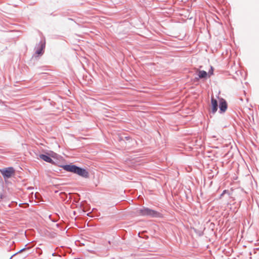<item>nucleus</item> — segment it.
I'll return each instance as SVG.
<instances>
[{
    "label": "nucleus",
    "instance_id": "f257e3e1",
    "mask_svg": "<svg viewBox=\"0 0 259 259\" xmlns=\"http://www.w3.org/2000/svg\"><path fill=\"white\" fill-rule=\"evenodd\" d=\"M63 169L67 171L71 172L84 178H89V172L85 168L79 167L74 164H65L61 166Z\"/></svg>",
    "mask_w": 259,
    "mask_h": 259
},
{
    "label": "nucleus",
    "instance_id": "f03ea898",
    "mask_svg": "<svg viewBox=\"0 0 259 259\" xmlns=\"http://www.w3.org/2000/svg\"><path fill=\"white\" fill-rule=\"evenodd\" d=\"M137 214L138 215L147 216L151 218L162 217V214L161 213L145 207L138 210Z\"/></svg>",
    "mask_w": 259,
    "mask_h": 259
},
{
    "label": "nucleus",
    "instance_id": "7ed1b4c3",
    "mask_svg": "<svg viewBox=\"0 0 259 259\" xmlns=\"http://www.w3.org/2000/svg\"><path fill=\"white\" fill-rule=\"evenodd\" d=\"M46 47V39L44 37H41L38 44H36L35 48V54L38 56H41L44 53V50Z\"/></svg>",
    "mask_w": 259,
    "mask_h": 259
},
{
    "label": "nucleus",
    "instance_id": "20e7f679",
    "mask_svg": "<svg viewBox=\"0 0 259 259\" xmlns=\"http://www.w3.org/2000/svg\"><path fill=\"white\" fill-rule=\"evenodd\" d=\"M0 172L4 179H8L15 174V170L13 167H8L0 169Z\"/></svg>",
    "mask_w": 259,
    "mask_h": 259
},
{
    "label": "nucleus",
    "instance_id": "39448f33",
    "mask_svg": "<svg viewBox=\"0 0 259 259\" xmlns=\"http://www.w3.org/2000/svg\"><path fill=\"white\" fill-rule=\"evenodd\" d=\"M219 112L220 113H224L227 108H228V104L227 101L223 98H221L219 99Z\"/></svg>",
    "mask_w": 259,
    "mask_h": 259
},
{
    "label": "nucleus",
    "instance_id": "423d86ee",
    "mask_svg": "<svg viewBox=\"0 0 259 259\" xmlns=\"http://www.w3.org/2000/svg\"><path fill=\"white\" fill-rule=\"evenodd\" d=\"M211 112L213 114H214L218 109V101L214 99L213 98H211Z\"/></svg>",
    "mask_w": 259,
    "mask_h": 259
},
{
    "label": "nucleus",
    "instance_id": "0eeeda50",
    "mask_svg": "<svg viewBox=\"0 0 259 259\" xmlns=\"http://www.w3.org/2000/svg\"><path fill=\"white\" fill-rule=\"evenodd\" d=\"M40 158L45 161L46 162L53 163L54 162L51 157L47 154H41L39 155Z\"/></svg>",
    "mask_w": 259,
    "mask_h": 259
},
{
    "label": "nucleus",
    "instance_id": "6e6552de",
    "mask_svg": "<svg viewBox=\"0 0 259 259\" xmlns=\"http://www.w3.org/2000/svg\"><path fill=\"white\" fill-rule=\"evenodd\" d=\"M207 75L208 74L206 71L204 70H199L198 71V77H196L195 80H198L199 79L206 78Z\"/></svg>",
    "mask_w": 259,
    "mask_h": 259
},
{
    "label": "nucleus",
    "instance_id": "1a4fd4ad",
    "mask_svg": "<svg viewBox=\"0 0 259 259\" xmlns=\"http://www.w3.org/2000/svg\"><path fill=\"white\" fill-rule=\"evenodd\" d=\"M213 73V68L212 66H211L210 69L208 71V72L207 73V74L209 76V75H212Z\"/></svg>",
    "mask_w": 259,
    "mask_h": 259
},
{
    "label": "nucleus",
    "instance_id": "9d476101",
    "mask_svg": "<svg viewBox=\"0 0 259 259\" xmlns=\"http://www.w3.org/2000/svg\"><path fill=\"white\" fill-rule=\"evenodd\" d=\"M228 190H225L223 191V193L221 194L220 197L221 198L225 193H228Z\"/></svg>",
    "mask_w": 259,
    "mask_h": 259
},
{
    "label": "nucleus",
    "instance_id": "9b49d317",
    "mask_svg": "<svg viewBox=\"0 0 259 259\" xmlns=\"http://www.w3.org/2000/svg\"><path fill=\"white\" fill-rule=\"evenodd\" d=\"M24 250H25V248H22V249H21L20 250H19V251H18L16 253H15L14 254L15 255H16L17 254L20 253V252H21L23 251Z\"/></svg>",
    "mask_w": 259,
    "mask_h": 259
},
{
    "label": "nucleus",
    "instance_id": "f8f14e48",
    "mask_svg": "<svg viewBox=\"0 0 259 259\" xmlns=\"http://www.w3.org/2000/svg\"><path fill=\"white\" fill-rule=\"evenodd\" d=\"M24 204H25V205H26L27 206L29 205V204L28 203H21V204H19V206H21L22 205H24Z\"/></svg>",
    "mask_w": 259,
    "mask_h": 259
},
{
    "label": "nucleus",
    "instance_id": "ddd939ff",
    "mask_svg": "<svg viewBox=\"0 0 259 259\" xmlns=\"http://www.w3.org/2000/svg\"><path fill=\"white\" fill-rule=\"evenodd\" d=\"M125 139H126L127 140V139H129V137H125Z\"/></svg>",
    "mask_w": 259,
    "mask_h": 259
},
{
    "label": "nucleus",
    "instance_id": "4468645a",
    "mask_svg": "<svg viewBox=\"0 0 259 259\" xmlns=\"http://www.w3.org/2000/svg\"><path fill=\"white\" fill-rule=\"evenodd\" d=\"M52 255H53V256H55V253H53L52 254Z\"/></svg>",
    "mask_w": 259,
    "mask_h": 259
},
{
    "label": "nucleus",
    "instance_id": "2eb2a0df",
    "mask_svg": "<svg viewBox=\"0 0 259 259\" xmlns=\"http://www.w3.org/2000/svg\"><path fill=\"white\" fill-rule=\"evenodd\" d=\"M51 15H53V16H55L56 15H53V14L52 13V14H51Z\"/></svg>",
    "mask_w": 259,
    "mask_h": 259
}]
</instances>
